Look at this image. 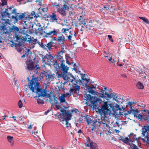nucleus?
I'll list each match as a JSON object with an SVG mask.
<instances>
[{"label": "nucleus", "instance_id": "19", "mask_svg": "<svg viewBox=\"0 0 149 149\" xmlns=\"http://www.w3.org/2000/svg\"><path fill=\"white\" fill-rule=\"evenodd\" d=\"M9 18H10L11 20V22L14 24H15L16 23H17L18 20V17H17V16L12 15L11 16L10 15V17H8Z\"/></svg>", "mask_w": 149, "mask_h": 149}, {"label": "nucleus", "instance_id": "56", "mask_svg": "<svg viewBox=\"0 0 149 149\" xmlns=\"http://www.w3.org/2000/svg\"><path fill=\"white\" fill-rule=\"evenodd\" d=\"M67 74L63 73V75L62 77V78L64 80L66 81V77H67Z\"/></svg>", "mask_w": 149, "mask_h": 149}, {"label": "nucleus", "instance_id": "41", "mask_svg": "<svg viewBox=\"0 0 149 149\" xmlns=\"http://www.w3.org/2000/svg\"><path fill=\"white\" fill-rule=\"evenodd\" d=\"M115 114L114 115H113L115 117V118H116V116L117 115V117H120L121 115H123V113H121L120 112L118 114L117 113L115 112Z\"/></svg>", "mask_w": 149, "mask_h": 149}, {"label": "nucleus", "instance_id": "35", "mask_svg": "<svg viewBox=\"0 0 149 149\" xmlns=\"http://www.w3.org/2000/svg\"><path fill=\"white\" fill-rule=\"evenodd\" d=\"M53 76L52 75H50L49 74H45V77H46V80L52 79Z\"/></svg>", "mask_w": 149, "mask_h": 149}, {"label": "nucleus", "instance_id": "6", "mask_svg": "<svg viewBox=\"0 0 149 149\" xmlns=\"http://www.w3.org/2000/svg\"><path fill=\"white\" fill-rule=\"evenodd\" d=\"M9 30L14 34V37L19 36V35L20 29L16 26L13 25L9 28Z\"/></svg>", "mask_w": 149, "mask_h": 149}, {"label": "nucleus", "instance_id": "4", "mask_svg": "<svg viewBox=\"0 0 149 149\" xmlns=\"http://www.w3.org/2000/svg\"><path fill=\"white\" fill-rule=\"evenodd\" d=\"M34 62L32 60H27L26 62V64L27 65L26 68L29 70H32L36 68L37 69H40V67L39 66L38 64H37L34 65Z\"/></svg>", "mask_w": 149, "mask_h": 149}, {"label": "nucleus", "instance_id": "22", "mask_svg": "<svg viewBox=\"0 0 149 149\" xmlns=\"http://www.w3.org/2000/svg\"><path fill=\"white\" fill-rule=\"evenodd\" d=\"M136 86L137 88L139 89H143L144 87L143 84L139 81H138L136 84Z\"/></svg>", "mask_w": 149, "mask_h": 149}, {"label": "nucleus", "instance_id": "38", "mask_svg": "<svg viewBox=\"0 0 149 149\" xmlns=\"http://www.w3.org/2000/svg\"><path fill=\"white\" fill-rule=\"evenodd\" d=\"M60 111L61 112H62V113H60L59 114H58V115H59V116H63V117H65V116L64 112V110H63V109H61L60 110Z\"/></svg>", "mask_w": 149, "mask_h": 149}, {"label": "nucleus", "instance_id": "37", "mask_svg": "<svg viewBox=\"0 0 149 149\" xmlns=\"http://www.w3.org/2000/svg\"><path fill=\"white\" fill-rule=\"evenodd\" d=\"M61 64L59 63H57V61L56 60L54 61L53 65L54 67H55L56 68H57V67L58 68V66H60Z\"/></svg>", "mask_w": 149, "mask_h": 149}, {"label": "nucleus", "instance_id": "29", "mask_svg": "<svg viewBox=\"0 0 149 149\" xmlns=\"http://www.w3.org/2000/svg\"><path fill=\"white\" fill-rule=\"evenodd\" d=\"M34 75H33L32 77V79L31 81H33L34 82L35 81V82H38V81H40V79H39L38 77H35V78H34Z\"/></svg>", "mask_w": 149, "mask_h": 149}, {"label": "nucleus", "instance_id": "28", "mask_svg": "<svg viewBox=\"0 0 149 149\" xmlns=\"http://www.w3.org/2000/svg\"><path fill=\"white\" fill-rule=\"evenodd\" d=\"M59 100L60 103H65L68 104L67 102H66V100L65 98L63 97L62 96H61L59 98Z\"/></svg>", "mask_w": 149, "mask_h": 149}, {"label": "nucleus", "instance_id": "31", "mask_svg": "<svg viewBox=\"0 0 149 149\" xmlns=\"http://www.w3.org/2000/svg\"><path fill=\"white\" fill-rule=\"evenodd\" d=\"M89 93L93 95H95V91L94 90H93V89H92V88L91 87L89 88L88 90L87 91Z\"/></svg>", "mask_w": 149, "mask_h": 149}, {"label": "nucleus", "instance_id": "26", "mask_svg": "<svg viewBox=\"0 0 149 149\" xmlns=\"http://www.w3.org/2000/svg\"><path fill=\"white\" fill-rule=\"evenodd\" d=\"M36 12L34 11H33L31 13V15H29L28 16L26 17H25V19H27V18H29V19L30 18H33V16L34 15L35 16V15L36 14Z\"/></svg>", "mask_w": 149, "mask_h": 149}, {"label": "nucleus", "instance_id": "45", "mask_svg": "<svg viewBox=\"0 0 149 149\" xmlns=\"http://www.w3.org/2000/svg\"><path fill=\"white\" fill-rule=\"evenodd\" d=\"M15 131V130L13 129L8 128L6 130L8 132L10 133L13 132Z\"/></svg>", "mask_w": 149, "mask_h": 149}, {"label": "nucleus", "instance_id": "18", "mask_svg": "<svg viewBox=\"0 0 149 149\" xmlns=\"http://www.w3.org/2000/svg\"><path fill=\"white\" fill-rule=\"evenodd\" d=\"M72 88H70L69 91L70 92L71 95L72 94V93L74 92V93H77V91H79L80 90V86H74L72 85Z\"/></svg>", "mask_w": 149, "mask_h": 149}, {"label": "nucleus", "instance_id": "64", "mask_svg": "<svg viewBox=\"0 0 149 149\" xmlns=\"http://www.w3.org/2000/svg\"><path fill=\"white\" fill-rule=\"evenodd\" d=\"M61 52H60L59 51L58 52L57 54H56V57H58L60 56H61Z\"/></svg>", "mask_w": 149, "mask_h": 149}, {"label": "nucleus", "instance_id": "54", "mask_svg": "<svg viewBox=\"0 0 149 149\" xmlns=\"http://www.w3.org/2000/svg\"><path fill=\"white\" fill-rule=\"evenodd\" d=\"M63 38H62V36H59L58 37V42H60V43L62 42Z\"/></svg>", "mask_w": 149, "mask_h": 149}, {"label": "nucleus", "instance_id": "57", "mask_svg": "<svg viewBox=\"0 0 149 149\" xmlns=\"http://www.w3.org/2000/svg\"><path fill=\"white\" fill-rule=\"evenodd\" d=\"M132 146H133V147L132 149H138V147L137 146H136L135 144H134L132 143Z\"/></svg>", "mask_w": 149, "mask_h": 149}, {"label": "nucleus", "instance_id": "48", "mask_svg": "<svg viewBox=\"0 0 149 149\" xmlns=\"http://www.w3.org/2000/svg\"><path fill=\"white\" fill-rule=\"evenodd\" d=\"M80 75L82 76L81 77V80H82V81H84L85 78H84L85 74H83V73H80Z\"/></svg>", "mask_w": 149, "mask_h": 149}, {"label": "nucleus", "instance_id": "52", "mask_svg": "<svg viewBox=\"0 0 149 149\" xmlns=\"http://www.w3.org/2000/svg\"><path fill=\"white\" fill-rule=\"evenodd\" d=\"M56 108L58 109H59L60 108H61V107L63 106L62 105V104H59V105H57V104H56L55 105Z\"/></svg>", "mask_w": 149, "mask_h": 149}, {"label": "nucleus", "instance_id": "8", "mask_svg": "<svg viewBox=\"0 0 149 149\" xmlns=\"http://www.w3.org/2000/svg\"><path fill=\"white\" fill-rule=\"evenodd\" d=\"M26 36H24L22 38H21L19 36H17L15 37H14V38H16V41L21 43L23 45H24V42L27 40V38L29 36H30L28 34H26Z\"/></svg>", "mask_w": 149, "mask_h": 149}, {"label": "nucleus", "instance_id": "5", "mask_svg": "<svg viewBox=\"0 0 149 149\" xmlns=\"http://www.w3.org/2000/svg\"><path fill=\"white\" fill-rule=\"evenodd\" d=\"M37 97H48L49 99H50V98L51 97L50 94L47 93L46 88L44 89L40 93H39L38 95L34 97V98L36 99Z\"/></svg>", "mask_w": 149, "mask_h": 149}, {"label": "nucleus", "instance_id": "36", "mask_svg": "<svg viewBox=\"0 0 149 149\" xmlns=\"http://www.w3.org/2000/svg\"><path fill=\"white\" fill-rule=\"evenodd\" d=\"M38 43L39 45H40V46L42 48L44 49H47L45 48V47L46 45L45 44H44V43L42 42L40 44V42H38Z\"/></svg>", "mask_w": 149, "mask_h": 149}, {"label": "nucleus", "instance_id": "63", "mask_svg": "<svg viewBox=\"0 0 149 149\" xmlns=\"http://www.w3.org/2000/svg\"><path fill=\"white\" fill-rule=\"evenodd\" d=\"M15 47H17V46L20 47L22 45L20 43H15Z\"/></svg>", "mask_w": 149, "mask_h": 149}, {"label": "nucleus", "instance_id": "40", "mask_svg": "<svg viewBox=\"0 0 149 149\" xmlns=\"http://www.w3.org/2000/svg\"><path fill=\"white\" fill-rule=\"evenodd\" d=\"M18 105L19 108H21L23 106V104L21 100H19L18 102Z\"/></svg>", "mask_w": 149, "mask_h": 149}, {"label": "nucleus", "instance_id": "16", "mask_svg": "<svg viewBox=\"0 0 149 149\" xmlns=\"http://www.w3.org/2000/svg\"><path fill=\"white\" fill-rule=\"evenodd\" d=\"M120 137H122V138L120 139V138H119V141H122L124 143H125L126 144H127L129 142H131L132 143L134 142V141H132V140L131 139L128 138L127 137L125 138V139H123V136H120Z\"/></svg>", "mask_w": 149, "mask_h": 149}, {"label": "nucleus", "instance_id": "13", "mask_svg": "<svg viewBox=\"0 0 149 149\" xmlns=\"http://www.w3.org/2000/svg\"><path fill=\"white\" fill-rule=\"evenodd\" d=\"M142 132L141 133L143 136H145V134L149 131V125L148 124H145L143 126L142 128Z\"/></svg>", "mask_w": 149, "mask_h": 149}, {"label": "nucleus", "instance_id": "61", "mask_svg": "<svg viewBox=\"0 0 149 149\" xmlns=\"http://www.w3.org/2000/svg\"><path fill=\"white\" fill-rule=\"evenodd\" d=\"M110 6L108 5H105L104 6V8L106 9V10H108L110 9Z\"/></svg>", "mask_w": 149, "mask_h": 149}, {"label": "nucleus", "instance_id": "34", "mask_svg": "<svg viewBox=\"0 0 149 149\" xmlns=\"http://www.w3.org/2000/svg\"><path fill=\"white\" fill-rule=\"evenodd\" d=\"M90 116L85 114L84 117H85L86 121L87 123V125H89L90 124V121L89 120V118Z\"/></svg>", "mask_w": 149, "mask_h": 149}, {"label": "nucleus", "instance_id": "51", "mask_svg": "<svg viewBox=\"0 0 149 149\" xmlns=\"http://www.w3.org/2000/svg\"><path fill=\"white\" fill-rule=\"evenodd\" d=\"M71 28H70L69 29L67 28H63L62 29V31L63 33H64L66 32V31H68L70 29H71Z\"/></svg>", "mask_w": 149, "mask_h": 149}, {"label": "nucleus", "instance_id": "53", "mask_svg": "<svg viewBox=\"0 0 149 149\" xmlns=\"http://www.w3.org/2000/svg\"><path fill=\"white\" fill-rule=\"evenodd\" d=\"M107 37L109 40L112 42H113V40L112 36L111 35H108Z\"/></svg>", "mask_w": 149, "mask_h": 149}, {"label": "nucleus", "instance_id": "10", "mask_svg": "<svg viewBox=\"0 0 149 149\" xmlns=\"http://www.w3.org/2000/svg\"><path fill=\"white\" fill-rule=\"evenodd\" d=\"M100 92L101 93H100L97 91H95V95H96L97 96L95 97L97 98L99 97L100 98H103L105 99H106L107 92L105 91L104 90H103L102 91H100Z\"/></svg>", "mask_w": 149, "mask_h": 149}, {"label": "nucleus", "instance_id": "24", "mask_svg": "<svg viewBox=\"0 0 149 149\" xmlns=\"http://www.w3.org/2000/svg\"><path fill=\"white\" fill-rule=\"evenodd\" d=\"M37 99V102L39 105L43 104H44V101L43 99H41L40 97Z\"/></svg>", "mask_w": 149, "mask_h": 149}, {"label": "nucleus", "instance_id": "7", "mask_svg": "<svg viewBox=\"0 0 149 149\" xmlns=\"http://www.w3.org/2000/svg\"><path fill=\"white\" fill-rule=\"evenodd\" d=\"M64 60L61 61V64L60 66H58V69L61 70L63 73L64 74H67L68 70L69 68L67 66H65L64 63Z\"/></svg>", "mask_w": 149, "mask_h": 149}, {"label": "nucleus", "instance_id": "49", "mask_svg": "<svg viewBox=\"0 0 149 149\" xmlns=\"http://www.w3.org/2000/svg\"><path fill=\"white\" fill-rule=\"evenodd\" d=\"M37 40L36 39H35L33 40H32V41L31 43L32 44H33V45H35L37 42Z\"/></svg>", "mask_w": 149, "mask_h": 149}, {"label": "nucleus", "instance_id": "55", "mask_svg": "<svg viewBox=\"0 0 149 149\" xmlns=\"http://www.w3.org/2000/svg\"><path fill=\"white\" fill-rule=\"evenodd\" d=\"M67 74V75L68 74L72 78H73L74 79V81L76 80V78H75L74 76L72 75V73L68 72V73Z\"/></svg>", "mask_w": 149, "mask_h": 149}, {"label": "nucleus", "instance_id": "43", "mask_svg": "<svg viewBox=\"0 0 149 149\" xmlns=\"http://www.w3.org/2000/svg\"><path fill=\"white\" fill-rule=\"evenodd\" d=\"M140 112V110H138L137 109H136V110H134L133 111V112H132V113L133 114H136L139 113Z\"/></svg>", "mask_w": 149, "mask_h": 149}, {"label": "nucleus", "instance_id": "46", "mask_svg": "<svg viewBox=\"0 0 149 149\" xmlns=\"http://www.w3.org/2000/svg\"><path fill=\"white\" fill-rule=\"evenodd\" d=\"M57 58V59L59 61H60L61 64V61L63 60H63V56H60V57H56Z\"/></svg>", "mask_w": 149, "mask_h": 149}, {"label": "nucleus", "instance_id": "39", "mask_svg": "<svg viewBox=\"0 0 149 149\" xmlns=\"http://www.w3.org/2000/svg\"><path fill=\"white\" fill-rule=\"evenodd\" d=\"M13 137V136H7V139H8V141L10 143H11Z\"/></svg>", "mask_w": 149, "mask_h": 149}, {"label": "nucleus", "instance_id": "21", "mask_svg": "<svg viewBox=\"0 0 149 149\" xmlns=\"http://www.w3.org/2000/svg\"><path fill=\"white\" fill-rule=\"evenodd\" d=\"M90 149H98V148L97 144L92 141L90 143Z\"/></svg>", "mask_w": 149, "mask_h": 149}, {"label": "nucleus", "instance_id": "2", "mask_svg": "<svg viewBox=\"0 0 149 149\" xmlns=\"http://www.w3.org/2000/svg\"><path fill=\"white\" fill-rule=\"evenodd\" d=\"M28 85L29 88L33 92L35 93V90H36V93L37 95L44 89L40 87V84L38 82H35L33 81H31Z\"/></svg>", "mask_w": 149, "mask_h": 149}, {"label": "nucleus", "instance_id": "27", "mask_svg": "<svg viewBox=\"0 0 149 149\" xmlns=\"http://www.w3.org/2000/svg\"><path fill=\"white\" fill-rule=\"evenodd\" d=\"M139 18L140 19L143 21L145 23L147 24H149V20L146 18L145 17H139Z\"/></svg>", "mask_w": 149, "mask_h": 149}, {"label": "nucleus", "instance_id": "1", "mask_svg": "<svg viewBox=\"0 0 149 149\" xmlns=\"http://www.w3.org/2000/svg\"><path fill=\"white\" fill-rule=\"evenodd\" d=\"M84 92V95L83 96L84 100L89 101L91 102V105H89L92 108L93 110L97 109L102 118L101 120H105V118H107V115L108 114L111 113V111L113 112V115H114L115 113V105L111 103L109 100L107 101H103V103L102 104L101 107L97 105L98 103L101 104L102 101L101 98L97 97H92V96L88 94H87Z\"/></svg>", "mask_w": 149, "mask_h": 149}, {"label": "nucleus", "instance_id": "15", "mask_svg": "<svg viewBox=\"0 0 149 149\" xmlns=\"http://www.w3.org/2000/svg\"><path fill=\"white\" fill-rule=\"evenodd\" d=\"M57 15L54 13H52V15H48L47 17H49L50 18V20L51 22H54V21H56L58 20L57 18Z\"/></svg>", "mask_w": 149, "mask_h": 149}, {"label": "nucleus", "instance_id": "14", "mask_svg": "<svg viewBox=\"0 0 149 149\" xmlns=\"http://www.w3.org/2000/svg\"><path fill=\"white\" fill-rule=\"evenodd\" d=\"M63 1L64 3L62 8L65 9V10H69L70 8V5L69 4L70 1L67 0H63Z\"/></svg>", "mask_w": 149, "mask_h": 149}, {"label": "nucleus", "instance_id": "42", "mask_svg": "<svg viewBox=\"0 0 149 149\" xmlns=\"http://www.w3.org/2000/svg\"><path fill=\"white\" fill-rule=\"evenodd\" d=\"M76 81V83H78V82H79L80 83L79 84L81 85V84L83 83L84 84V82L82 81V80H81L80 79H79L78 80H77L75 81Z\"/></svg>", "mask_w": 149, "mask_h": 149}, {"label": "nucleus", "instance_id": "12", "mask_svg": "<svg viewBox=\"0 0 149 149\" xmlns=\"http://www.w3.org/2000/svg\"><path fill=\"white\" fill-rule=\"evenodd\" d=\"M63 110L65 111H64V112L65 116V120L69 121L70 120L72 116V113L70 112L69 110H65L64 109H63Z\"/></svg>", "mask_w": 149, "mask_h": 149}, {"label": "nucleus", "instance_id": "60", "mask_svg": "<svg viewBox=\"0 0 149 149\" xmlns=\"http://www.w3.org/2000/svg\"><path fill=\"white\" fill-rule=\"evenodd\" d=\"M83 120V119L82 117H80L79 119H78L77 120V122H79V123H81V122Z\"/></svg>", "mask_w": 149, "mask_h": 149}, {"label": "nucleus", "instance_id": "50", "mask_svg": "<svg viewBox=\"0 0 149 149\" xmlns=\"http://www.w3.org/2000/svg\"><path fill=\"white\" fill-rule=\"evenodd\" d=\"M1 29L3 31L7 30V28L6 27V25L5 24L1 26Z\"/></svg>", "mask_w": 149, "mask_h": 149}, {"label": "nucleus", "instance_id": "33", "mask_svg": "<svg viewBox=\"0 0 149 149\" xmlns=\"http://www.w3.org/2000/svg\"><path fill=\"white\" fill-rule=\"evenodd\" d=\"M59 120H62V121H65V122L66 125H68V121L69 120H66L65 119V117H59L58 118Z\"/></svg>", "mask_w": 149, "mask_h": 149}, {"label": "nucleus", "instance_id": "23", "mask_svg": "<svg viewBox=\"0 0 149 149\" xmlns=\"http://www.w3.org/2000/svg\"><path fill=\"white\" fill-rule=\"evenodd\" d=\"M65 10V9L62 8L58 10V12L60 14L64 16L66 15V12Z\"/></svg>", "mask_w": 149, "mask_h": 149}, {"label": "nucleus", "instance_id": "62", "mask_svg": "<svg viewBox=\"0 0 149 149\" xmlns=\"http://www.w3.org/2000/svg\"><path fill=\"white\" fill-rule=\"evenodd\" d=\"M142 115H143V117H146V116L147 117L148 116L146 113H143L142 112Z\"/></svg>", "mask_w": 149, "mask_h": 149}, {"label": "nucleus", "instance_id": "32", "mask_svg": "<svg viewBox=\"0 0 149 149\" xmlns=\"http://www.w3.org/2000/svg\"><path fill=\"white\" fill-rule=\"evenodd\" d=\"M46 47H47V49L49 50H50L52 49V47H53L52 45L51 42H50L47 44Z\"/></svg>", "mask_w": 149, "mask_h": 149}, {"label": "nucleus", "instance_id": "58", "mask_svg": "<svg viewBox=\"0 0 149 149\" xmlns=\"http://www.w3.org/2000/svg\"><path fill=\"white\" fill-rule=\"evenodd\" d=\"M2 20L6 21L10 23L11 22V20L10 19V18L5 19L3 18L2 19Z\"/></svg>", "mask_w": 149, "mask_h": 149}, {"label": "nucleus", "instance_id": "3", "mask_svg": "<svg viewBox=\"0 0 149 149\" xmlns=\"http://www.w3.org/2000/svg\"><path fill=\"white\" fill-rule=\"evenodd\" d=\"M1 10L0 12V17H1L2 18L5 17H10V15L12 14H14L16 12V9L14 8L10 13L7 10V9L4 8L2 7L0 8Z\"/></svg>", "mask_w": 149, "mask_h": 149}, {"label": "nucleus", "instance_id": "9", "mask_svg": "<svg viewBox=\"0 0 149 149\" xmlns=\"http://www.w3.org/2000/svg\"><path fill=\"white\" fill-rule=\"evenodd\" d=\"M116 93H111L110 94L109 93H108L107 92L106 99L107 100H109V101L108 98L111 99L113 97V99L115 101L117 102H118L119 98H118V96L116 95Z\"/></svg>", "mask_w": 149, "mask_h": 149}, {"label": "nucleus", "instance_id": "44", "mask_svg": "<svg viewBox=\"0 0 149 149\" xmlns=\"http://www.w3.org/2000/svg\"><path fill=\"white\" fill-rule=\"evenodd\" d=\"M13 8H14V7L13 6H10L9 7L8 6H7V8H6V9H7V10L10 12V10H11V11H12V9Z\"/></svg>", "mask_w": 149, "mask_h": 149}, {"label": "nucleus", "instance_id": "20", "mask_svg": "<svg viewBox=\"0 0 149 149\" xmlns=\"http://www.w3.org/2000/svg\"><path fill=\"white\" fill-rule=\"evenodd\" d=\"M134 117H135L138 118L139 120L141 121H144L145 120H147L145 118H143V115L141 114H134Z\"/></svg>", "mask_w": 149, "mask_h": 149}, {"label": "nucleus", "instance_id": "17", "mask_svg": "<svg viewBox=\"0 0 149 149\" xmlns=\"http://www.w3.org/2000/svg\"><path fill=\"white\" fill-rule=\"evenodd\" d=\"M30 27H27L26 26H23L22 28H21L20 29V33L22 35H23L24 36H26V34H27V31H26L25 29H27L28 30V29H29L30 28Z\"/></svg>", "mask_w": 149, "mask_h": 149}, {"label": "nucleus", "instance_id": "59", "mask_svg": "<svg viewBox=\"0 0 149 149\" xmlns=\"http://www.w3.org/2000/svg\"><path fill=\"white\" fill-rule=\"evenodd\" d=\"M63 75V73H62V72H61V74H58L57 75V77L58 78H61L62 77Z\"/></svg>", "mask_w": 149, "mask_h": 149}, {"label": "nucleus", "instance_id": "30", "mask_svg": "<svg viewBox=\"0 0 149 149\" xmlns=\"http://www.w3.org/2000/svg\"><path fill=\"white\" fill-rule=\"evenodd\" d=\"M8 0H1V3H0V8L5 5H6L7 4Z\"/></svg>", "mask_w": 149, "mask_h": 149}, {"label": "nucleus", "instance_id": "47", "mask_svg": "<svg viewBox=\"0 0 149 149\" xmlns=\"http://www.w3.org/2000/svg\"><path fill=\"white\" fill-rule=\"evenodd\" d=\"M50 42H51L52 45L53 46V47H54L55 48H56L57 47L55 45L57 44V43L55 42H55H53L52 40H51V41Z\"/></svg>", "mask_w": 149, "mask_h": 149}, {"label": "nucleus", "instance_id": "25", "mask_svg": "<svg viewBox=\"0 0 149 149\" xmlns=\"http://www.w3.org/2000/svg\"><path fill=\"white\" fill-rule=\"evenodd\" d=\"M26 14L25 13H22L21 15H19L18 17V20H22L23 19L25 16V14Z\"/></svg>", "mask_w": 149, "mask_h": 149}, {"label": "nucleus", "instance_id": "11", "mask_svg": "<svg viewBox=\"0 0 149 149\" xmlns=\"http://www.w3.org/2000/svg\"><path fill=\"white\" fill-rule=\"evenodd\" d=\"M58 34V31L56 29H54L53 31H50L49 32L46 33V35L44 36V38H48L50 37L51 36H57Z\"/></svg>", "mask_w": 149, "mask_h": 149}]
</instances>
